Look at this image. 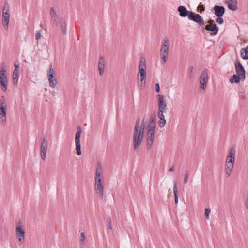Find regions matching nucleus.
<instances>
[{
  "label": "nucleus",
  "instance_id": "f257e3e1",
  "mask_svg": "<svg viewBox=\"0 0 248 248\" xmlns=\"http://www.w3.org/2000/svg\"><path fill=\"white\" fill-rule=\"evenodd\" d=\"M140 119L139 118L135 123L133 132V142L134 150L140 147L144 136L146 124H144V123H141L140 127Z\"/></svg>",
  "mask_w": 248,
  "mask_h": 248
},
{
  "label": "nucleus",
  "instance_id": "f03ea898",
  "mask_svg": "<svg viewBox=\"0 0 248 248\" xmlns=\"http://www.w3.org/2000/svg\"><path fill=\"white\" fill-rule=\"evenodd\" d=\"M235 155V149L234 147H232L230 150L229 155L227 156L225 164V171L229 177L231 174L232 170L234 166Z\"/></svg>",
  "mask_w": 248,
  "mask_h": 248
},
{
  "label": "nucleus",
  "instance_id": "7ed1b4c3",
  "mask_svg": "<svg viewBox=\"0 0 248 248\" xmlns=\"http://www.w3.org/2000/svg\"><path fill=\"white\" fill-rule=\"evenodd\" d=\"M146 64L145 60L144 58L141 57L140 62V64L139 66V73L138 74V82H139V79L140 76V83H139V87L141 89L144 88L146 83Z\"/></svg>",
  "mask_w": 248,
  "mask_h": 248
},
{
  "label": "nucleus",
  "instance_id": "20e7f679",
  "mask_svg": "<svg viewBox=\"0 0 248 248\" xmlns=\"http://www.w3.org/2000/svg\"><path fill=\"white\" fill-rule=\"evenodd\" d=\"M5 63L2 62L0 67V84L2 91L6 92L7 89L8 79L5 70Z\"/></svg>",
  "mask_w": 248,
  "mask_h": 248
},
{
  "label": "nucleus",
  "instance_id": "39448f33",
  "mask_svg": "<svg viewBox=\"0 0 248 248\" xmlns=\"http://www.w3.org/2000/svg\"><path fill=\"white\" fill-rule=\"evenodd\" d=\"M10 18L9 6L7 2L5 1L2 9V22L3 27L6 30H8Z\"/></svg>",
  "mask_w": 248,
  "mask_h": 248
},
{
  "label": "nucleus",
  "instance_id": "423d86ee",
  "mask_svg": "<svg viewBox=\"0 0 248 248\" xmlns=\"http://www.w3.org/2000/svg\"><path fill=\"white\" fill-rule=\"evenodd\" d=\"M102 178L103 177L100 173H97L95 176V189L96 193L99 194V196L101 199L103 197L104 190Z\"/></svg>",
  "mask_w": 248,
  "mask_h": 248
},
{
  "label": "nucleus",
  "instance_id": "0eeeda50",
  "mask_svg": "<svg viewBox=\"0 0 248 248\" xmlns=\"http://www.w3.org/2000/svg\"><path fill=\"white\" fill-rule=\"evenodd\" d=\"M169 39L165 38L161 48L160 53L161 57L162 60V64L166 63V58L168 57L169 46Z\"/></svg>",
  "mask_w": 248,
  "mask_h": 248
},
{
  "label": "nucleus",
  "instance_id": "6e6552de",
  "mask_svg": "<svg viewBox=\"0 0 248 248\" xmlns=\"http://www.w3.org/2000/svg\"><path fill=\"white\" fill-rule=\"evenodd\" d=\"M82 132L81 128L80 126H78L77 127V131L75 134V145H76V150L77 152V155H81V145L80 141V138L81 136V134Z\"/></svg>",
  "mask_w": 248,
  "mask_h": 248
},
{
  "label": "nucleus",
  "instance_id": "1a4fd4ad",
  "mask_svg": "<svg viewBox=\"0 0 248 248\" xmlns=\"http://www.w3.org/2000/svg\"><path fill=\"white\" fill-rule=\"evenodd\" d=\"M188 19L195 22L200 27L205 25V22L202 17L199 14L193 11H192L190 16H188Z\"/></svg>",
  "mask_w": 248,
  "mask_h": 248
},
{
  "label": "nucleus",
  "instance_id": "9d476101",
  "mask_svg": "<svg viewBox=\"0 0 248 248\" xmlns=\"http://www.w3.org/2000/svg\"><path fill=\"white\" fill-rule=\"evenodd\" d=\"M234 65L237 74H239L242 78V80L244 81L246 78L245 70L238 60H236Z\"/></svg>",
  "mask_w": 248,
  "mask_h": 248
},
{
  "label": "nucleus",
  "instance_id": "9b49d317",
  "mask_svg": "<svg viewBox=\"0 0 248 248\" xmlns=\"http://www.w3.org/2000/svg\"><path fill=\"white\" fill-rule=\"evenodd\" d=\"M55 71L52 68V65L49 66V70L47 73V76L48 78L49 84L51 87L54 88L57 84V80L54 76Z\"/></svg>",
  "mask_w": 248,
  "mask_h": 248
},
{
  "label": "nucleus",
  "instance_id": "f8f14e48",
  "mask_svg": "<svg viewBox=\"0 0 248 248\" xmlns=\"http://www.w3.org/2000/svg\"><path fill=\"white\" fill-rule=\"evenodd\" d=\"M16 235L17 238L18 239V241L20 242L21 245L23 242L25 231L23 229L20 222H18L16 226Z\"/></svg>",
  "mask_w": 248,
  "mask_h": 248
},
{
  "label": "nucleus",
  "instance_id": "ddd939ff",
  "mask_svg": "<svg viewBox=\"0 0 248 248\" xmlns=\"http://www.w3.org/2000/svg\"><path fill=\"white\" fill-rule=\"evenodd\" d=\"M158 98V110L160 112L162 111L163 112H165L166 110H167V106L166 103L164 100V97L163 95L158 94L157 95Z\"/></svg>",
  "mask_w": 248,
  "mask_h": 248
},
{
  "label": "nucleus",
  "instance_id": "4468645a",
  "mask_svg": "<svg viewBox=\"0 0 248 248\" xmlns=\"http://www.w3.org/2000/svg\"><path fill=\"white\" fill-rule=\"evenodd\" d=\"M155 132L147 131L146 138L147 148L149 150L151 148L155 139Z\"/></svg>",
  "mask_w": 248,
  "mask_h": 248
},
{
  "label": "nucleus",
  "instance_id": "2eb2a0df",
  "mask_svg": "<svg viewBox=\"0 0 248 248\" xmlns=\"http://www.w3.org/2000/svg\"><path fill=\"white\" fill-rule=\"evenodd\" d=\"M208 75L207 72L205 71H203L200 75V88L202 89H205L206 86V84L208 81Z\"/></svg>",
  "mask_w": 248,
  "mask_h": 248
},
{
  "label": "nucleus",
  "instance_id": "dca6fc26",
  "mask_svg": "<svg viewBox=\"0 0 248 248\" xmlns=\"http://www.w3.org/2000/svg\"><path fill=\"white\" fill-rule=\"evenodd\" d=\"M57 26H60L62 33L65 35L67 33V24L63 19H60L58 22L55 23Z\"/></svg>",
  "mask_w": 248,
  "mask_h": 248
},
{
  "label": "nucleus",
  "instance_id": "f3484780",
  "mask_svg": "<svg viewBox=\"0 0 248 248\" xmlns=\"http://www.w3.org/2000/svg\"><path fill=\"white\" fill-rule=\"evenodd\" d=\"M177 10L179 13V15L182 17H185L190 16L192 11H188L184 6H180L178 7Z\"/></svg>",
  "mask_w": 248,
  "mask_h": 248
},
{
  "label": "nucleus",
  "instance_id": "a211bd4d",
  "mask_svg": "<svg viewBox=\"0 0 248 248\" xmlns=\"http://www.w3.org/2000/svg\"><path fill=\"white\" fill-rule=\"evenodd\" d=\"M157 116L160 119V120L158 122V126L160 128H162L166 124V121L165 119L164 112L162 111L160 112L159 111H158Z\"/></svg>",
  "mask_w": 248,
  "mask_h": 248
},
{
  "label": "nucleus",
  "instance_id": "6ab92c4d",
  "mask_svg": "<svg viewBox=\"0 0 248 248\" xmlns=\"http://www.w3.org/2000/svg\"><path fill=\"white\" fill-rule=\"evenodd\" d=\"M215 15L216 16H223L225 13V8L222 6L216 5L214 7Z\"/></svg>",
  "mask_w": 248,
  "mask_h": 248
},
{
  "label": "nucleus",
  "instance_id": "aec40b11",
  "mask_svg": "<svg viewBox=\"0 0 248 248\" xmlns=\"http://www.w3.org/2000/svg\"><path fill=\"white\" fill-rule=\"evenodd\" d=\"M105 67V59L103 56H100L98 62V69L99 71V75L102 76L104 73V69Z\"/></svg>",
  "mask_w": 248,
  "mask_h": 248
},
{
  "label": "nucleus",
  "instance_id": "412c9836",
  "mask_svg": "<svg viewBox=\"0 0 248 248\" xmlns=\"http://www.w3.org/2000/svg\"><path fill=\"white\" fill-rule=\"evenodd\" d=\"M6 108H0V122L3 125H4L6 122Z\"/></svg>",
  "mask_w": 248,
  "mask_h": 248
},
{
  "label": "nucleus",
  "instance_id": "4be33fe9",
  "mask_svg": "<svg viewBox=\"0 0 248 248\" xmlns=\"http://www.w3.org/2000/svg\"><path fill=\"white\" fill-rule=\"evenodd\" d=\"M228 4V7L229 9L232 11H236L237 10V1H233V0H228L225 1Z\"/></svg>",
  "mask_w": 248,
  "mask_h": 248
},
{
  "label": "nucleus",
  "instance_id": "5701e85b",
  "mask_svg": "<svg viewBox=\"0 0 248 248\" xmlns=\"http://www.w3.org/2000/svg\"><path fill=\"white\" fill-rule=\"evenodd\" d=\"M242 80V78L239 74H234L231 78L230 79L229 81L231 83H238L240 82V80Z\"/></svg>",
  "mask_w": 248,
  "mask_h": 248
},
{
  "label": "nucleus",
  "instance_id": "b1692460",
  "mask_svg": "<svg viewBox=\"0 0 248 248\" xmlns=\"http://www.w3.org/2000/svg\"><path fill=\"white\" fill-rule=\"evenodd\" d=\"M173 193L174 195V201L175 203L176 204H178V190L177 188V183L176 181L174 182V186H173Z\"/></svg>",
  "mask_w": 248,
  "mask_h": 248
},
{
  "label": "nucleus",
  "instance_id": "393cba45",
  "mask_svg": "<svg viewBox=\"0 0 248 248\" xmlns=\"http://www.w3.org/2000/svg\"><path fill=\"white\" fill-rule=\"evenodd\" d=\"M47 147H44V146H41L40 147V155L41 158L43 160H45L46 157Z\"/></svg>",
  "mask_w": 248,
  "mask_h": 248
},
{
  "label": "nucleus",
  "instance_id": "a878e982",
  "mask_svg": "<svg viewBox=\"0 0 248 248\" xmlns=\"http://www.w3.org/2000/svg\"><path fill=\"white\" fill-rule=\"evenodd\" d=\"M218 30L219 29L217 27V25H215L214 26H211L209 31L211 32V35H216L217 33Z\"/></svg>",
  "mask_w": 248,
  "mask_h": 248
},
{
  "label": "nucleus",
  "instance_id": "bb28decb",
  "mask_svg": "<svg viewBox=\"0 0 248 248\" xmlns=\"http://www.w3.org/2000/svg\"><path fill=\"white\" fill-rule=\"evenodd\" d=\"M241 57L243 59L248 60V51L243 48L240 50Z\"/></svg>",
  "mask_w": 248,
  "mask_h": 248
},
{
  "label": "nucleus",
  "instance_id": "cd10ccee",
  "mask_svg": "<svg viewBox=\"0 0 248 248\" xmlns=\"http://www.w3.org/2000/svg\"><path fill=\"white\" fill-rule=\"evenodd\" d=\"M50 13L51 16L52 20L53 22L55 24V23L57 22L56 20H57V14H56L55 10H54V9L52 7H51L50 8Z\"/></svg>",
  "mask_w": 248,
  "mask_h": 248
},
{
  "label": "nucleus",
  "instance_id": "c85d7f7f",
  "mask_svg": "<svg viewBox=\"0 0 248 248\" xmlns=\"http://www.w3.org/2000/svg\"><path fill=\"white\" fill-rule=\"evenodd\" d=\"M156 123H149L147 126V131L155 132Z\"/></svg>",
  "mask_w": 248,
  "mask_h": 248
},
{
  "label": "nucleus",
  "instance_id": "c756f323",
  "mask_svg": "<svg viewBox=\"0 0 248 248\" xmlns=\"http://www.w3.org/2000/svg\"><path fill=\"white\" fill-rule=\"evenodd\" d=\"M0 108H6L7 105L6 104V99L4 96H1L0 101Z\"/></svg>",
  "mask_w": 248,
  "mask_h": 248
},
{
  "label": "nucleus",
  "instance_id": "7c9ffc66",
  "mask_svg": "<svg viewBox=\"0 0 248 248\" xmlns=\"http://www.w3.org/2000/svg\"><path fill=\"white\" fill-rule=\"evenodd\" d=\"M217 18L216 19V21L219 24H222L224 22V19L222 17V16H216Z\"/></svg>",
  "mask_w": 248,
  "mask_h": 248
},
{
  "label": "nucleus",
  "instance_id": "2f4dec72",
  "mask_svg": "<svg viewBox=\"0 0 248 248\" xmlns=\"http://www.w3.org/2000/svg\"><path fill=\"white\" fill-rule=\"evenodd\" d=\"M42 139L43 141L41 143V146H44V147H47L48 143H47V141L46 137H44Z\"/></svg>",
  "mask_w": 248,
  "mask_h": 248
},
{
  "label": "nucleus",
  "instance_id": "473e14b6",
  "mask_svg": "<svg viewBox=\"0 0 248 248\" xmlns=\"http://www.w3.org/2000/svg\"><path fill=\"white\" fill-rule=\"evenodd\" d=\"M149 123H156V115L155 114H153L151 116Z\"/></svg>",
  "mask_w": 248,
  "mask_h": 248
},
{
  "label": "nucleus",
  "instance_id": "72a5a7b5",
  "mask_svg": "<svg viewBox=\"0 0 248 248\" xmlns=\"http://www.w3.org/2000/svg\"><path fill=\"white\" fill-rule=\"evenodd\" d=\"M211 212V210L209 208H206L205 210V216L206 219H209V214Z\"/></svg>",
  "mask_w": 248,
  "mask_h": 248
},
{
  "label": "nucleus",
  "instance_id": "f704fd0d",
  "mask_svg": "<svg viewBox=\"0 0 248 248\" xmlns=\"http://www.w3.org/2000/svg\"><path fill=\"white\" fill-rule=\"evenodd\" d=\"M19 70L14 69L13 73V77H19Z\"/></svg>",
  "mask_w": 248,
  "mask_h": 248
},
{
  "label": "nucleus",
  "instance_id": "c9c22d12",
  "mask_svg": "<svg viewBox=\"0 0 248 248\" xmlns=\"http://www.w3.org/2000/svg\"><path fill=\"white\" fill-rule=\"evenodd\" d=\"M188 177H189V172L188 171H186V172L185 174V176L184 180V183L185 184H186L187 183Z\"/></svg>",
  "mask_w": 248,
  "mask_h": 248
},
{
  "label": "nucleus",
  "instance_id": "e433bc0d",
  "mask_svg": "<svg viewBox=\"0 0 248 248\" xmlns=\"http://www.w3.org/2000/svg\"><path fill=\"white\" fill-rule=\"evenodd\" d=\"M101 169H102L101 164L100 162H99V163H98V164H97L95 175L97 174V173H99V170H101Z\"/></svg>",
  "mask_w": 248,
  "mask_h": 248
},
{
  "label": "nucleus",
  "instance_id": "4c0bfd02",
  "mask_svg": "<svg viewBox=\"0 0 248 248\" xmlns=\"http://www.w3.org/2000/svg\"><path fill=\"white\" fill-rule=\"evenodd\" d=\"M14 66H15L14 69L19 70L20 65H19V62L18 60L15 61V63H14Z\"/></svg>",
  "mask_w": 248,
  "mask_h": 248
},
{
  "label": "nucleus",
  "instance_id": "58836bf2",
  "mask_svg": "<svg viewBox=\"0 0 248 248\" xmlns=\"http://www.w3.org/2000/svg\"><path fill=\"white\" fill-rule=\"evenodd\" d=\"M18 78L13 77V83L14 86H16L17 84Z\"/></svg>",
  "mask_w": 248,
  "mask_h": 248
},
{
  "label": "nucleus",
  "instance_id": "ea45409f",
  "mask_svg": "<svg viewBox=\"0 0 248 248\" xmlns=\"http://www.w3.org/2000/svg\"><path fill=\"white\" fill-rule=\"evenodd\" d=\"M41 31V30H40V31H38L36 32V35H35V39H36V40H39V39H40L41 38V36H42V35H41V32H40Z\"/></svg>",
  "mask_w": 248,
  "mask_h": 248
},
{
  "label": "nucleus",
  "instance_id": "a19ab883",
  "mask_svg": "<svg viewBox=\"0 0 248 248\" xmlns=\"http://www.w3.org/2000/svg\"><path fill=\"white\" fill-rule=\"evenodd\" d=\"M108 227L109 229L111 230L112 229V224H111V218H109L108 220Z\"/></svg>",
  "mask_w": 248,
  "mask_h": 248
},
{
  "label": "nucleus",
  "instance_id": "79ce46f5",
  "mask_svg": "<svg viewBox=\"0 0 248 248\" xmlns=\"http://www.w3.org/2000/svg\"><path fill=\"white\" fill-rule=\"evenodd\" d=\"M85 239H81V240H80L81 248H83L85 247Z\"/></svg>",
  "mask_w": 248,
  "mask_h": 248
},
{
  "label": "nucleus",
  "instance_id": "37998d69",
  "mask_svg": "<svg viewBox=\"0 0 248 248\" xmlns=\"http://www.w3.org/2000/svg\"><path fill=\"white\" fill-rule=\"evenodd\" d=\"M200 8H201V11H200L201 13L205 11V7L203 5H199L197 8L198 10H199Z\"/></svg>",
  "mask_w": 248,
  "mask_h": 248
},
{
  "label": "nucleus",
  "instance_id": "c03bdc74",
  "mask_svg": "<svg viewBox=\"0 0 248 248\" xmlns=\"http://www.w3.org/2000/svg\"><path fill=\"white\" fill-rule=\"evenodd\" d=\"M207 23H208V24H209L210 26H214L215 25H216L214 21L212 19L209 20L207 21Z\"/></svg>",
  "mask_w": 248,
  "mask_h": 248
},
{
  "label": "nucleus",
  "instance_id": "a18cd8bd",
  "mask_svg": "<svg viewBox=\"0 0 248 248\" xmlns=\"http://www.w3.org/2000/svg\"><path fill=\"white\" fill-rule=\"evenodd\" d=\"M155 91L157 93H159L160 91L159 84L158 83L155 84Z\"/></svg>",
  "mask_w": 248,
  "mask_h": 248
},
{
  "label": "nucleus",
  "instance_id": "49530a36",
  "mask_svg": "<svg viewBox=\"0 0 248 248\" xmlns=\"http://www.w3.org/2000/svg\"><path fill=\"white\" fill-rule=\"evenodd\" d=\"M193 69V67L192 66H190L188 68L189 73H190V74H192Z\"/></svg>",
  "mask_w": 248,
  "mask_h": 248
},
{
  "label": "nucleus",
  "instance_id": "de8ad7c7",
  "mask_svg": "<svg viewBox=\"0 0 248 248\" xmlns=\"http://www.w3.org/2000/svg\"><path fill=\"white\" fill-rule=\"evenodd\" d=\"M210 27H211V26H210L209 24H207L205 26V29L206 31H209Z\"/></svg>",
  "mask_w": 248,
  "mask_h": 248
},
{
  "label": "nucleus",
  "instance_id": "09e8293b",
  "mask_svg": "<svg viewBox=\"0 0 248 248\" xmlns=\"http://www.w3.org/2000/svg\"><path fill=\"white\" fill-rule=\"evenodd\" d=\"M81 239H85V236L84 232H81L80 233Z\"/></svg>",
  "mask_w": 248,
  "mask_h": 248
},
{
  "label": "nucleus",
  "instance_id": "8fccbe9b",
  "mask_svg": "<svg viewBox=\"0 0 248 248\" xmlns=\"http://www.w3.org/2000/svg\"><path fill=\"white\" fill-rule=\"evenodd\" d=\"M147 117L145 116L143 117V119L142 123H144V124H146V121H147Z\"/></svg>",
  "mask_w": 248,
  "mask_h": 248
},
{
  "label": "nucleus",
  "instance_id": "3c124183",
  "mask_svg": "<svg viewBox=\"0 0 248 248\" xmlns=\"http://www.w3.org/2000/svg\"><path fill=\"white\" fill-rule=\"evenodd\" d=\"M201 29H202V31L203 32V33H204L205 32V27H204L203 26H202L201 27Z\"/></svg>",
  "mask_w": 248,
  "mask_h": 248
},
{
  "label": "nucleus",
  "instance_id": "603ef678",
  "mask_svg": "<svg viewBox=\"0 0 248 248\" xmlns=\"http://www.w3.org/2000/svg\"><path fill=\"white\" fill-rule=\"evenodd\" d=\"M245 205H246V208H248V200H247L246 202H245Z\"/></svg>",
  "mask_w": 248,
  "mask_h": 248
},
{
  "label": "nucleus",
  "instance_id": "864d4df0",
  "mask_svg": "<svg viewBox=\"0 0 248 248\" xmlns=\"http://www.w3.org/2000/svg\"><path fill=\"white\" fill-rule=\"evenodd\" d=\"M169 170L170 171H174V166H172V167L170 168Z\"/></svg>",
  "mask_w": 248,
  "mask_h": 248
},
{
  "label": "nucleus",
  "instance_id": "5fc2aeb1",
  "mask_svg": "<svg viewBox=\"0 0 248 248\" xmlns=\"http://www.w3.org/2000/svg\"><path fill=\"white\" fill-rule=\"evenodd\" d=\"M24 62H27V61H26V60H25L24 61Z\"/></svg>",
  "mask_w": 248,
  "mask_h": 248
}]
</instances>
